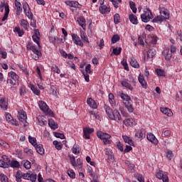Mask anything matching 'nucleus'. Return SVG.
Listing matches in <instances>:
<instances>
[{
    "label": "nucleus",
    "instance_id": "1",
    "mask_svg": "<svg viewBox=\"0 0 182 182\" xmlns=\"http://www.w3.org/2000/svg\"><path fill=\"white\" fill-rule=\"evenodd\" d=\"M105 112L110 120H115L117 123L122 124V115H120L119 111L116 109L113 110L110 107H107Z\"/></svg>",
    "mask_w": 182,
    "mask_h": 182
},
{
    "label": "nucleus",
    "instance_id": "2",
    "mask_svg": "<svg viewBox=\"0 0 182 182\" xmlns=\"http://www.w3.org/2000/svg\"><path fill=\"white\" fill-rule=\"evenodd\" d=\"M27 50H32L33 53L31 55V57L34 60H38L41 56H42V53H41V50L36 49V47L35 46H32L31 43H28L27 46Z\"/></svg>",
    "mask_w": 182,
    "mask_h": 182
},
{
    "label": "nucleus",
    "instance_id": "3",
    "mask_svg": "<svg viewBox=\"0 0 182 182\" xmlns=\"http://www.w3.org/2000/svg\"><path fill=\"white\" fill-rule=\"evenodd\" d=\"M122 86L123 87H126V89H129V90H133V87L136 86V79L134 77L130 76L129 80H123L121 82Z\"/></svg>",
    "mask_w": 182,
    "mask_h": 182
},
{
    "label": "nucleus",
    "instance_id": "4",
    "mask_svg": "<svg viewBox=\"0 0 182 182\" xmlns=\"http://www.w3.org/2000/svg\"><path fill=\"white\" fill-rule=\"evenodd\" d=\"M97 136L99 139L101 140H103L104 144H112V140H109V139L112 137L110 134L105 132H97Z\"/></svg>",
    "mask_w": 182,
    "mask_h": 182
},
{
    "label": "nucleus",
    "instance_id": "5",
    "mask_svg": "<svg viewBox=\"0 0 182 182\" xmlns=\"http://www.w3.org/2000/svg\"><path fill=\"white\" fill-rule=\"evenodd\" d=\"M141 19L142 22L147 23V22L150 21V19H153V14L151 11L149 9H145L144 11V14L141 15Z\"/></svg>",
    "mask_w": 182,
    "mask_h": 182
},
{
    "label": "nucleus",
    "instance_id": "6",
    "mask_svg": "<svg viewBox=\"0 0 182 182\" xmlns=\"http://www.w3.org/2000/svg\"><path fill=\"white\" fill-rule=\"evenodd\" d=\"M156 176L159 180H162L163 182H168V173L163 172V171H158Z\"/></svg>",
    "mask_w": 182,
    "mask_h": 182
},
{
    "label": "nucleus",
    "instance_id": "7",
    "mask_svg": "<svg viewBox=\"0 0 182 182\" xmlns=\"http://www.w3.org/2000/svg\"><path fill=\"white\" fill-rule=\"evenodd\" d=\"M23 9L25 13V15L27 16L28 19H33V14L31 11V7L28 3H24L23 4Z\"/></svg>",
    "mask_w": 182,
    "mask_h": 182
},
{
    "label": "nucleus",
    "instance_id": "8",
    "mask_svg": "<svg viewBox=\"0 0 182 182\" xmlns=\"http://www.w3.org/2000/svg\"><path fill=\"white\" fill-rule=\"evenodd\" d=\"M23 178L24 180H30L31 182H36L38 175L35 173H27L23 174Z\"/></svg>",
    "mask_w": 182,
    "mask_h": 182
},
{
    "label": "nucleus",
    "instance_id": "9",
    "mask_svg": "<svg viewBox=\"0 0 182 182\" xmlns=\"http://www.w3.org/2000/svg\"><path fill=\"white\" fill-rule=\"evenodd\" d=\"M93 132H95V129L93 128H84L83 129V137L84 139H90V134H92V133H93Z\"/></svg>",
    "mask_w": 182,
    "mask_h": 182
},
{
    "label": "nucleus",
    "instance_id": "10",
    "mask_svg": "<svg viewBox=\"0 0 182 182\" xmlns=\"http://www.w3.org/2000/svg\"><path fill=\"white\" fill-rule=\"evenodd\" d=\"M65 4L71 8H82V5L77 1H65Z\"/></svg>",
    "mask_w": 182,
    "mask_h": 182
},
{
    "label": "nucleus",
    "instance_id": "11",
    "mask_svg": "<svg viewBox=\"0 0 182 182\" xmlns=\"http://www.w3.org/2000/svg\"><path fill=\"white\" fill-rule=\"evenodd\" d=\"M160 14L161 15H162V17H164V19H165V21L170 19V13H168L167 9L161 8L160 9Z\"/></svg>",
    "mask_w": 182,
    "mask_h": 182
},
{
    "label": "nucleus",
    "instance_id": "12",
    "mask_svg": "<svg viewBox=\"0 0 182 182\" xmlns=\"http://www.w3.org/2000/svg\"><path fill=\"white\" fill-rule=\"evenodd\" d=\"M39 108L45 113H49V107L46 105V102L40 101L38 103Z\"/></svg>",
    "mask_w": 182,
    "mask_h": 182
},
{
    "label": "nucleus",
    "instance_id": "13",
    "mask_svg": "<svg viewBox=\"0 0 182 182\" xmlns=\"http://www.w3.org/2000/svg\"><path fill=\"white\" fill-rule=\"evenodd\" d=\"M40 36H41V33H39V31L35 30L34 35L32 36L33 42L37 43L39 48H41V44H39V40L41 39L39 37Z\"/></svg>",
    "mask_w": 182,
    "mask_h": 182
},
{
    "label": "nucleus",
    "instance_id": "14",
    "mask_svg": "<svg viewBox=\"0 0 182 182\" xmlns=\"http://www.w3.org/2000/svg\"><path fill=\"white\" fill-rule=\"evenodd\" d=\"M146 137V130L141 129L135 134V139L139 140V139H144Z\"/></svg>",
    "mask_w": 182,
    "mask_h": 182
},
{
    "label": "nucleus",
    "instance_id": "15",
    "mask_svg": "<svg viewBox=\"0 0 182 182\" xmlns=\"http://www.w3.org/2000/svg\"><path fill=\"white\" fill-rule=\"evenodd\" d=\"M121 99H122L124 105H127V103H133V101H132L130 96L124 93L121 94Z\"/></svg>",
    "mask_w": 182,
    "mask_h": 182
},
{
    "label": "nucleus",
    "instance_id": "16",
    "mask_svg": "<svg viewBox=\"0 0 182 182\" xmlns=\"http://www.w3.org/2000/svg\"><path fill=\"white\" fill-rule=\"evenodd\" d=\"M138 80L142 87H144V89H147V82L144 80V75H143V74H139Z\"/></svg>",
    "mask_w": 182,
    "mask_h": 182
},
{
    "label": "nucleus",
    "instance_id": "17",
    "mask_svg": "<svg viewBox=\"0 0 182 182\" xmlns=\"http://www.w3.org/2000/svg\"><path fill=\"white\" fill-rule=\"evenodd\" d=\"M146 139L149 141H151V143H153L155 145L159 144V140L156 139V136L153 134H148L146 135Z\"/></svg>",
    "mask_w": 182,
    "mask_h": 182
},
{
    "label": "nucleus",
    "instance_id": "18",
    "mask_svg": "<svg viewBox=\"0 0 182 182\" xmlns=\"http://www.w3.org/2000/svg\"><path fill=\"white\" fill-rule=\"evenodd\" d=\"M73 41L75 45H77L78 46H83V43L80 40V38L77 36L76 34L72 35Z\"/></svg>",
    "mask_w": 182,
    "mask_h": 182
},
{
    "label": "nucleus",
    "instance_id": "19",
    "mask_svg": "<svg viewBox=\"0 0 182 182\" xmlns=\"http://www.w3.org/2000/svg\"><path fill=\"white\" fill-rule=\"evenodd\" d=\"M18 120L21 122L22 123H26V119L28 117H26V112L21 111V112H18Z\"/></svg>",
    "mask_w": 182,
    "mask_h": 182
},
{
    "label": "nucleus",
    "instance_id": "20",
    "mask_svg": "<svg viewBox=\"0 0 182 182\" xmlns=\"http://www.w3.org/2000/svg\"><path fill=\"white\" fill-rule=\"evenodd\" d=\"M6 120L8 123H11V124H16L17 122L16 119H14L12 115L8 112L6 113Z\"/></svg>",
    "mask_w": 182,
    "mask_h": 182
},
{
    "label": "nucleus",
    "instance_id": "21",
    "mask_svg": "<svg viewBox=\"0 0 182 182\" xmlns=\"http://www.w3.org/2000/svg\"><path fill=\"white\" fill-rule=\"evenodd\" d=\"M39 126H46L48 122L45 119V116L39 115L37 117Z\"/></svg>",
    "mask_w": 182,
    "mask_h": 182
},
{
    "label": "nucleus",
    "instance_id": "22",
    "mask_svg": "<svg viewBox=\"0 0 182 182\" xmlns=\"http://www.w3.org/2000/svg\"><path fill=\"white\" fill-rule=\"evenodd\" d=\"M14 4L16 8V15H21L22 12V4L18 0H15Z\"/></svg>",
    "mask_w": 182,
    "mask_h": 182
},
{
    "label": "nucleus",
    "instance_id": "23",
    "mask_svg": "<svg viewBox=\"0 0 182 182\" xmlns=\"http://www.w3.org/2000/svg\"><path fill=\"white\" fill-rule=\"evenodd\" d=\"M77 22L84 31H86V19L84 17H80L77 18Z\"/></svg>",
    "mask_w": 182,
    "mask_h": 182
},
{
    "label": "nucleus",
    "instance_id": "24",
    "mask_svg": "<svg viewBox=\"0 0 182 182\" xmlns=\"http://www.w3.org/2000/svg\"><path fill=\"white\" fill-rule=\"evenodd\" d=\"M87 103L92 107V109H97V104L93 99H92V97L87 100Z\"/></svg>",
    "mask_w": 182,
    "mask_h": 182
},
{
    "label": "nucleus",
    "instance_id": "25",
    "mask_svg": "<svg viewBox=\"0 0 182 182\" xmlns=\"http://www.w3.org/2000/svg\"><path fill=\"white\" fill-rule=\"evenodd\" d=\"M129 63L132 68H135V69H139L140 68V65L137 62L136 60L134 59V58H131L129 60Z\"/></svg>",
    "mask_w": 182,
    "mask_h": 182
},
{
    "label": "nucleus",
    "instance_id": "26",
    "mask_svg": "<svg viewBox=\"0 0 182 182\" xmlns=\"http://www.w3.org/2000/svg\"><path fill=\"white\" fill-rule=\"evenodd\" d=\"M161 113H164V114H166V116H173V112H171V109L167 107H161Z\"/></svg>",
    "mask_w": 182,
    "mask_h": 182
},
{
    "label": "nucleus",
    "instance_id": "27",
    "mask_svg": "<svg viewBox=\"0 0 182 182\" xmlns=\"http://www.w3.org/2000/svg\"><path fill=\"white\" fill-rule=\"evenodd\" d=\"M0 107H1L3 110H6V109H8V102L5 98L0 99Z\"/></svg>",
    "mask_w": 182,
    "mask_h": 182
},
{
    "label": "nucleus",
    "instance_id": "28",
    "mask_svg": "<svg viewBox=\"0 0 182 182\" xmlns=\"http://www.w3.org/2000/svg\"><path fill=\"white\" fill-rule=\"evenodd\" d=\"M164 55L166 60H170L172 56L171 53L170 52V49L166 48L164 50Z\"/></svg>",
    "mask_w": 182,
    "mask_h": 182
},
{
    "label": "nucleus",
    "instance_id": "29",
    "mask_svg": "<svg viewBox=\"0 0 182 182\" xmlns=\"http://www.w3.org/2000/svg\"><path fill=\"white\" fill-rule=\"evenodd\" d=\"M36 150L38 154H41V156H43V154H45V149H43V145L38 144L36 146Z\"/></svg>",
    "mask_w": 182,
    "mask_h": 182
},
{
    "label": "nucleus",
    "instance_id": "30",
    "mask_svg": "<svg viewBox=\"0 0 182 182\" xmlns=\"http://www.w3.org/2000/svg\"><path fill=\"white\" fill-rule=\"evenodd\" d=\"M9 166H10V167H11L12 168H19V167H21V164H19V162L15 160L9 162Z\"/></svg>",
    "mask_w": 182,
    "mask_h": 182
},
{
    "label": "nucleus",
    "instance_id": "31",
    "mask_svg": "<svg viewBox=\"0 0 182 182\" xmlns=\"http://www.w3.org/2000/svg\"><path fill=\"white\" fill-rule=\"evenodd\" d=\"M48 125L50 127V129L56 130L58 129V123L55 122L53 119H48Z\"/></svg>",
    "mask_w": 182,
    "mask_h": 182
},
{
    "label": "nucleus",
    "instance_id": "32",
    "mask_svg": "<svg viewBox=\"0 0 182 182\" xmlns=\"http://www.w3.org/2000/svg\"><path fill=\"white\" fill-rule=\"evenodd\" d=\"M9 15V5L5 6V14L1 19L2 22H5L8 19V16Z\"/></svg>",
    "mask_w": 182,
    "mask_h": 182
},
{
    "label": "nucleus",
    "instance_id": "33",
    "mask_svg": "<svg viewBox=\"0 0 182 182\" xmlns=\"http://www.w3.org/2000/svg\"><path fill=\"white\" fill-rule=\"evenodd\" d=\"M129 21L131 23H133V25H137V23H139V21H137V16H136L134 14L129 15Z\"/></svg>",
    "mask_w": 182,
    "mask_h": 182
},
{
    "label": "nucleus",
    "instance_id": "34",
    "mask_svg": "<svg viewBox=\"0 0 182 182\" xmlns=\"http://www.w3.org/2000/svg\"><path fill=\"white\" fill-rule=\"evenodd\" d=\"M21 26L26 31H28V29H29V23L28 22V21H26L25 19L21 20Z\"/></svg>",
    "mask_w": 182,
    "mask_h": 182
},
{
    "label": "nucleus",
    "instance_id": "35",
    "mask_svg": "<svg viewBox=\"0 0 182 182\" xmlns=\"http://www.w3.org/2000/svg\"><path fill=\"white\" fill-rule=\"evenodd\" d=\"M100 12H101V14H108V12H110V8H107V6H102L100 7Z\"/></svg>",
    "mask_w": 182,
    "mask_h": 182
},
{
    "label": "nucleus",
    "instance_id": "36",
    "mask_svg": "<svg viewBox=\"0 0 182 182\" xmlns=\"http://www.w3.org/2000/svg\"><path fill=\"white\" fill-rule=\"evenodd\" d=\"M156 53L157 52L156 51V49H154V48L149 49L147 51V57L148 58H153L154 56H156Z\"/></svg>",
    "mask_w": 182,
    "mask_h": 182
},
{
    "label": "nucleus",
    "instance_id": "37",
    "mask_svg": "<svg viewBox=\"0 0 182 182\" xmlns=\"http://www.w3.org/2000/svg\"><path fill=\"white\" fill-rule=\"evenodd\" d=\"M127 166H128V168L131 173H134V164H132V162L127 161L125 162Z\"/></svg>",
    "mask_w": 182,
    "mask_h": 182
},
{
    "label": "nucleus",
    "instance_id": "38",
    "mask_svg": "<svg viewBox=\"0 0 182 182\" xmlns=\"http://www.w3.org/2000/svg\"><path fill=\"white\" fill-rule=\"evenodd\" d=\"M164 17L163 16V15H160V16H157L156 18H154L152 20V22L156 23V22H163L164 21H166L165 18H164Z\"/></svg>",
    "mask_w": 182,
    "mask_h": 182
},
{
    "label": "nucleus",
    "instance_id": "39",
    "mask_svg": "<svg viewBox=\"0 0 182 182\" xmlns=\"http://www.w3.org/2000/svg\"><path fill=\"white\" fill-rule=\"evenodd\" d=\"M22 177H23V174L21 171H18L16 174V180L17 182H22Z\"/></svg>",
    "mask_w": 182,
    "mask_h": 182
},
{
    "label": "nucleus",
    "instance_id": "40",
    "mask_svg": "<svg viewBox=\"0 0 182 182\" xmlns=\"http://www.w3.org/2000/svg\"><path fill=\"white\" fill-rule=\"evenodd\" d=\"M122 139H124V143H127L128 144H129V146H133V140H132L130 137L127 136H123Z\"/></svg>",
    "mask_w": 182,
    "mask_h": 182
},
{
    "label": "nucleus",
    "instance_id": "41",
    "mask_svg": "<svg viewBox=\"0 0 182 182\" xmlns=\"http://www.w3.org/2000/svg\"><path fill=\"white\" fill-rule=\"evenodd\" d=\"M90 116L92 119H96L97 120H100V116L95 111H90Z\"/></svg>",
    "mask_w": 182,
    "mask_h": 182
},
{
    "label": "nucleus",
    "instance_id": "42",
    "mask_svg": "<svg viewBox=\"0 0 182 182\" xmlns=\"http://www.w3.org/2000/svg\"><path fill=\"white\" fill-rule=\"evenodd\" d=\"M51 70L52 72H53L54 73H57L58 75L60 73V69H59V67L55 64L51 66Z\"/></svg>",
    "mask_w": 182,
    "mask_h": 182
},
{
    "label": "nucleus",
    "instance_id": "43",
    "mask_svg": "<svg viewBox=\"0 0 182 182\" xmlns=\"http://www.w3.org/2000/svg\"><path fill=\"white\" fill-rule=\"evenodd\" d=\"M82 164H83L82 159H77L74 167H77V168H79V170H80V171H82Z\"/></svg>",
    "mask_w": 182,
    "mask_h": 182
},
{
    "label": "nucleus",
    "instance_id": "44",
    "mask_svg": "<svg viewBox=\"0 0 182 182\" xmlns=\"http://www.w3.org/2000/svg\"><path fill=\"white\" fill-rule=\"evenodd\" d=\"M130 8L134 14L137 12V8H136V3L132 1H129Z\"/></svg>",
    "mask_w": 182,
    "mask_h": 182
},
{
    "label": "nucleus",
    "instance_id": "45",
    "mask_svg": "<svg viewBox=\"0 0 182 182\" xmlns=\"http://www.w3.org/2000/svg\"><path fill=\"white\" fill-rule=\"evenodd\" d=\"M132 102H127V104H125V106L128 110V112H129L130 113H133L134 108H133V105L132 104Z\"/></svg>",
    "mask_w": 182,
    "mask_h": 182
},
{
    "label": "nucleus",
    "instance_id": "46",
    "mask_svg": "<svg viewBox=\"0 0 182 182\" xmlns=\"http://www.w3.org/2000/svg\"><path fill=\"white\" fill-rule=\"evenodd\" d=\"M53 144L54 146H55V149H57V150H62V147L63 145H62L61 142H59L58 141H53Z\"/></svg>",
    "mask_w": 182,
    "mask_h": 182
},
{
    "label": "nucleus",
    "instance_id": "47",
    "mask_svg": "<svg viewBox=\"0 0 182 182\" xmlns=\"http://www.w3.org/2000/svg\"><path fill=\"white\" fill-rule=\"evenodd\" d=\"M58 41H60L62 42L63 41V39L59 38L58 37L50 36V41L52 43H53V45H55L56 43V42H58Z\"/></svg>",
    "mask_w": 182,
    "mask_h": 182
},
{
    "label": "nucleus",
    "instance_id": "48",
    "mask_svg": "<svg viewBox=\"0 0 182 182\" xmlns=\"http://www.w3.org/2000/svg\"><path fill=\"white\" fill-rule=\"evenodd\" d=\"M14 31L17 32L18 36H20V37L23 36V33H25L23 30H21V28L19 27H15Z\"/></svg>",
    "mask_w": 182,
    "mask_h": 182
},
{
    "label": "nucleus",
    "instance_id": "49",
    "mask_svg": "<svg viewBox=\"0 0 182 182\" xmlns=\"http://www.w3.org/2000/svg\"><path fill=\"white\" fill-rule=\"evenodd\" d=\"M0 167H1V168H8L9 167V164H8L7 162H5V161L1 159L0 160Z\"/></svg>",
    "mask_w": 182,
    "mask_h": 182
},
{
    "label": "nucleus",
    "instance_id": "50",
    "mask_svg": "<svg viewBox=\"0 0 182 182\" xmlns=\"http://www.w3.org/2000/svg\"><path fill=\"white\" fill-rule=\"evenodd\" d=\"M9 75H10V77H11V79L14 80H18V79H19V76L14 71L10 72Z\"/></svg>",
    "mask_w": 182,
    "mask_h": 182
},
{
    "label": "nucleus",
    "instance_id": "51",
    "mask_svg": "<svg viewBox=\"0 0 182 182\" xmlns=\"http://www.w3.org/2000/svg\"><path fill=\"white\" fill-rule=\"evenodd\" d=\"M31 90L34 93V95H36L37 96H39L41 95V91L39 90H37L35 86L31 85Z\"/></svg>",
    "mask_w": 182,
    "mask_h": 182
},
{
    "label": "nucleus",
    "instance_id": "52",
    "mask_svg": "<svg viewBox=\"0 0 182 182\" xmlns=\"http://www.w3.org/2000/svg\"><path fill=\"white\" fill-rule=\"evenodd\" d=\"M156 73L158 76H166V72L163 69H156Z\"/></svg>",
    "mask_w": 182,
    "mask_h": 182
},
{
    "label": "nucleus",
    "instance_id": "53",
    "mask_svg": "<svg viewBox=\"0 0 182 182\" xmlns=\"http://www.w3.org/2000/svg\"><path fill=\"white\" fill-rule=\"evenodd\" d=\"M114 22L115 25H117V23H120V15H119V14H114Z\"/></svg>",
    "mask_w": 182,
    "mask_h": 182
},
{
    "label": "nucleus",
    "instance_id": "54",
    "mask_svg": "<svg viewBox=\"0 0 182 182\" xmlns=\"http://www.w3.org/2000/svg\"><path fill=\"white\" fill-rule=\"evenodd\" d=\"M112 53H114V55H115V56L120 55V53H122V47H119L118 49H117V48H114L112 50Z\"/></svg>",
    "mask_w": 182,
    "mask_h": 182
},
{
    "label": "nucleus",
    "instance_id": "55",
    "mask_svg": "<svg viewBox=\"0 0 182 182\" xmlns=\"http://www.w3.org/2000/svg\"><path fill=\"white\" fill-rule=\"evenodd\" d=\"M28 141L32 146H36V138L28 136Z\"/></svg>",
    "mask_w": 182,
    "mask_h": 182
},
{
    "label": "nucleus",
    "instance_id": "56",
    "mask_svg": "<svg viewBox=\"0 0 182 182\" xmlns=\"http://www.w3.org/2000/svg\"><path fill=\"white\" fill-rule=\"evenodd\" d=\"M67 173L70 178H76V173H75V171H73V170L69 169Z\"/></svg>",
    "mask_w": 182,
    "mask_h": 182
},
{
    "label": "nucleus",
    "instance_id": "57",
    "mask_svg": "<svg viewBox=\"0 0 182 182\" xmlns=\"http://www.w3.org/2000/svg\"><path fill=\"white\" fill-rule=\"evenodd\" d=\"M108 97H109V102L110 105H114V103H115L114 95L113 94L110 93L108 95Z\"/></svg>",
    "mask_w": 182,
    "mask_h": 182
},
{
    "label": "nucleus",
    "instance_id": "58",
    "mask_svg": "<svg viewBox=\"0 0 182 182\" xmlns=\"http://www.w3.org/2000/svg\"><path fill=\"white\" fill-rule=\"evenodd\" d=\"M0 180L1 182H9V181H8V176L4 173L0 174Z\"/></svg>",
    "mask_w": 182,
    "mask_h": 182
},
{
    "label": "nucleus",
    "instance_id": "59",
    "mask_svg": "<svg viewBox=\"0 0 182 182\" xmlns=\"http://www.w3.org/2000/svg\"><path fill=\"white\" fill-rule=\"evenodd\" d=\"M120 41V36L119 35H114L112 38V43H116V42H119Z\"/></svg>",
    "mask_w": 182,
    "mask_h": 182
},
{
    "label": "nucleus",
    "instance_id": "60",
    "mask_svg": "<svg viewBox=\"0 0 182 182\" xmlns=\"http://www.w3.org/2000/svg\"><path fill=\"white\" fill-rule=\"evenodd\" d=\"M134 119H127L124 120L123 123L125 124V126H129L130 123L131 124H133Z\"/></svg>",
    "mask_w": 182,
    "mask_h": 182
},
{
    "label": "nucleus",
    "instance_id": "61",
    "mask_svg": "<svg viewBox=\"0 0 182 182\" xmlns=\"http://www.w3.org/2000/svg\"><path fill=\"white\" fill-rule=\"evenodd\" d=\"M72 150L74 154H79V153H80V151H79V146H77V145H74Z\"/></svg>",
    "mask_w": 182,
    "mask_h": 182
},
{
    "label": "nucleus",
    "instance_id": "62",
    "mask_svg": "<svg viewBox=\"0 0 182 182\" xmlns=\"http://www.w3.org/2000/svg\"><path fill=\"white\" fill-rule=\"evenodd\" d=\"M23 167L26 168V170H29L31 167H32V165L31 164V162L29 161H26L23 164Z\"/></svg>",
    "mask_w": 182,
    "mask_h": 182
},
{
    "label": "nucleus",
    "instance_id": "63",
    "mask_svg": "<svg viewBox=\"0 0 182 182\" xmlns=\"http://www.w3.org/2000/svg\"><path fill=\"white\" fill-rule=\"evenodd\" d=\"M54 136H55V137H57L58 139H61V140H63V139H65V134H63L55 132Z\"/></svg>",
    "mask_w": 182,
    "mask_h": 182
},
{
    "label": "nucleus",
    "instance_id": "64",
    "mask_svg": "<svg viewBox=\"0 0 182 182\" xmlns=\"http://www.w3.org/2000/svg\"><path fill=\"white\" fill-rule=\"evenodd\" d=\"M170 134H171V131L170 130H166L164 131L162 134L161 136L162 137H168V136H170Z\"/></svg>",
    "mask_w": 182,
    "mask_h": 182
}]
</instances>
